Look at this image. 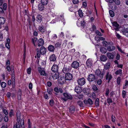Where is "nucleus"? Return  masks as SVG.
Instances as JSON below:
<instances>
[{"label":"nucleus","mask_w":128,"mask_h":128,"mask_svg":"<svg viewBox=\"0 0 128 128\" xmlns=\"http://www.w3.org/2000/svg\"><path fill=\"white\" fill-rule=\"evenodd\" d=\"M7 4L6 3H4L3 5V9L4 10H6V9Z\"/></svg>","instance_id":"48"},{"label":"nucleus","mask_w":128,"mask_h":128,"mask_svg":"<svg viewBox=\"0 0 128 128\" xmlns=\"http://www.w3.org/2000/svg\"><path fill=\"white\" fill-rule=\"evenodd\" d=\"M95 78V76L94 74H91L88 75L87 79L89 82H92L94 81Z\"/></svg>","instance_id":"8"},{"label":"nucleus","mask_w":128,"mask_h":128,"mask_svg":"<svg viewBox=\"0 0 128 128\" xmlns=\"http://www.w3.org/2000/svg\"><path fill=\"white\" fill-rule=\"evenodd\" d=\"M54 91L57 93H58L59 92L62 93L63 92V90L62 88H60L59 89L57 87H55L54 89Z\"/></svg>","instance_id":"21"},{"label":"nucleus","mask_w":128,"mask_h":128,"mask_svg":"<svg viewBox=\"0 0 128 128\" xmlns=\"http://www.w3.org/2000/svg\"><path fill=\"white\" fill-rule=\"evenodd\" d=\"M48 50L50 52H53L54 51V46L52 45H49L48 48Z\"/></svg>","instance_id":"23"},{"label":"nucleus","mask_w":128,"mask_h":128,"mask_svg":"<svg viewBox=\"0 0 128 128\" xmlns=\"http://www.w3.org/2000/svg\"><path fill=\"white\" fill-rule=\"evenodd\" d=\"M37 40V38H34L32 39V42L34 44V46H36V41Z\"/></svg>","instance_id":"45"},{"label":"nucleus","mask_w":128,"mask_h":128,"mask_svg":"<svg viewBox=\"0 0 128 128\" xmlns=\"http://www.w3.org/2000/svg\"><path fill=\"white\" fill-rule=\"evenodd\" d=\"M86 63V65L88 68H91L92 67L93 61L91 59H88Z\"/></svg>","instance_id":"3"},{"label":"nucleus","mask_w":128,"mask_h":128,"mask_svg":"<svg viewBox=\"0 0 128 128\" xmlns=\"http://www.w3.org/2000/svg\"><path fill=\"white\" fill-rule=\"evenodd\" d=\"M80 65L79 63L76 61H74L72 64V66L75 69H77Z\"/></svg>","instance_id":"7"},{"label":"nucleus","mask_w":128,"mask_h":128,"mask_svg":"<svg viewBox=\"0 0 128 128\" xmlns=\"http://www.w3.org/2000/svg\"><path fill=\"white\" fill-rule=\"evenodd\" d=\"M111 120L113 122H115L116 120L114 116L113 115L112 116Z\"/></svg>","instance_id":"59"},{"label":"nucleus","mask_w":128,"mask_h":128,"mask_svg":"<svg viewBox=\"0 0 128 128\" xmlns=\"http://www.w3.org/2000/svg\"><path fill=\"white\" fill-rule=\"evenodd\" d=\"M16 116L17 117V119L16 120L17 122L16 123H19L21 124V122H22V124H24V120L22 119L21 120V115L20 112L19 111H18L16 113Z\"/></svg>","instance_id":"2"},{"label":"nucleus","mask_w":128,"mask_h":128,"mask_svg":"<svg viewBox=\"0 0 128 128\" xmlns=\"http://www.w3.org/2000/svg\"><path fill=\"white\" fill-rule=\"evenodd\" d=\"M100 51L102 53H105L106 52V50L105 48L102 47L100 49Z\"/></svg>","instance_id":"33"},{"label":"nucleus","mask_w":128,"mask_h":128,"mask_svg":"<svg viewBox=\"0 0 128 128\" xmlns=\"http://www.w3.org/2000/svg\"><path fill=\"white\" fill-rule=\"evenodd\" d=\"M62 44L60 42H57L55 44V47H59Z\"/></svg>","instance_id":"50"},{"label":"nucleus","mask_w":128,"mask_h":128,"mask_svg":"<svg viewBox=\"0 0 128 128\" xmlns=\"http://www.w3.org/2000/svg\"><path fill=\"white\" fill-rule=\"evenodd\" d=\"M122 32L126 37L128 38V29L124 28L122 30Z\"/></svg>","instance_id":"13"},{"label":"nucleus","mask_w":128,"mask_h":128,"mask_svg":"<svg viewBox=\"0 0 128 128\" xmlns=\"http://www.w3.org/2000/svg\"><path fill=\"white\" fill-rule=\"evenodd\" d=\"M77 104L81 107H83L84 106V104L82 102L80 101L78 102Z\"/></svg>","instance_id":"37"},{"label":"nucleus","mask_w":128,"mask_h":128,"mask_svg":"<svg viewBox=\"0 0 128 128\" xmlns=\"http://www.w3.org/2000/svg\"><path fill=\"white\" fill-rule=\"evenodd\" d=\"M100 59L102 61L105 62L107 60V58L105 56L103 55L100 56Z\"/></svg>","instance_id":"25"},{"label":"nucleus","mask_w":128,"mask_h":128,"mask_svg":"<svg viewBox=\"0 0 128 128\" xmlns=\"http://www.w3.org/2000/svg\"><path fill=\"white\" fill-rule=\"evenodd\" d=\"M106 55L109 58L113 59L114 58V55L111 53L108 52L106 53Z\"/></svg>","instance_id":"24"},{"label":"nucleus","mask_w":128,"mask_h":128,"mask_svg":"<svg viewBox=\"0 0 128 128\" xmlns=\"http://www.w3.org/2000/svg\"><path fill=\"white\" fill-rule=\"evenodd\" d=\"M37 43L38 46L40 47L43 45L44 44V42L42 39L40 38L37 41Z\"/></svg>","instance_id":"15"},{"label":"nucleus","mask_w":128,"mask_h":128,"mask_svg":"<svg viewBox=\"0 0 128 128\" xmlns=\"http://www.w3.org/2000/svg\"><path fill=\"white\" fill-rule=\"evenodd\" d=\"M40 52L43 55L46 53V49L44 47H42L40 48Z\"/></svg>","instance_id":"17"},{"label":"nucleus","mask_w":128,"mask_h":128,"mask_svg":"<svg viewBox=\"0 0 128 128\" xmlns=\"http://www.w3.org/2000/svg\"><path fill=\"white\" fill-rule=\"evenodd\" d=\"M54 100H50V104L51 106H53L54 104Z\"/></svg>","instance_id":"57"},{"label":"nucleus","mask_w":128,"mask_h":128,"mask_svg":"<svg viewBox=\"0 0 128 128\" xmlns=\"http://www.w3.org/2000/svg\"><path fill=\"white\" fill-rule=\"evenodd\" d=\"M72 78V74L69 73H66L65 76V80H71Z\"/></svg>","instance_id":"10"},{"label":"nucleus","mask_w":128,"mask_h":128,"mask_svg":"<svg viewBox=\"0 0 128 128\" xmlns=\"http://www.w3.org/2000/svg\"><path fill=\"white\" fill-rule=\"evenodd\" d=\"M38 71L40 73L41 75L45 76H46V74L44 69L42 68L41 67H38Z\"/></svg>","instance_id":"9"},{"label":"nucleus","mask_w":128,"mask_h":128,"mask_svg":"<svg viewBox=\"0 0 128 128\" xmlns=\"http://www.w3.org/2000/svg\"><path fill=\"white\" fill-rule=\"evenodd\" d=\"M101 74V72L99 70H97L95 74L97 76H99Z\"/></svg>","instance_id":"47"},{"label":"nucleus","mask_w":128,"mask_h":128,"mask_svg":"<svg viewBox=\"0 0 128 128\" xmlns=\"http://www.w3.org/2000/svg\"><path fill=\"white\" fill-rule=\"evenodd\" d=\"M28 128H32V124L30 122V120H28Z\"/></svg>","instance_id":"51"},{"label":"nucleus","mask_w":128,"mask_h":128,"mask_svg":"<svg viewBox=\"0 0 128 128\" xmlns=\"http://www.w3.org/2000/svg\"><path fill=\"white\" fill-rule=\"evenodd\" d=\"M99 100L98 98H97L95 102V104L96 106H98L99 105Z\"/></svg>","instance_id":"36"},{"label":"nucleus","mask_w":128,"mask_h":128,"mask_svg":"<svg viewBox=\"0 0 128 128\" xmlns=\"http://www.w3.org/2000/svg\"><path fill=\"white\" fill-rule=\"evenodd\" d=\"M78 84L81 86H83L86 83V81L84 78H79L77 80Z\"/></svg>","instance_id":"4"},{"label":"nucleus","mask_w":128,"mask_h":128,"mask_svg":"<svg viewBox=\"0 0 128 128\" xmlns=\"http://www.w3.org/2000/svg\"><path fill=\"white\" fill-rule=\"evenodd\" d=\"M42 16L39 14H38L36 17V21L39 23L41 22L42 21Z\"/></svg>","instance_id":"14"},{"label":"nucleus","mask_w":128,"mask_h":128,"mask_svg":"<svg viewBox=\"0 0 128 128\" xmlns=\"http://www.w3.org/2000/svg\"><path fill=\"white\" fill-rule=\"evenodd\" d=\"M112 24L113 26L116 28H118L119 26L118 24L115 21L113 22L112 23Z\"/></svg>","instance_id":"35"},{"label":"nucleus","mask_w":128,"mask_h":128,"mask_svg":"<svg viewBox=\"0 0 128 128\" xmlns=\"http://www.w3.org/2000/svg\"><path fill=\"white\" fill-rule=\"evenodd\" d=\"M41 54L40 52L39 51H37L36 53V56L38 58H40V54Z\"/></svg>","instance_id":"64"},{"label":"nucleus","mask_w":128,"mask_h":128,"mask_svg":"<svg viewBox=\"0 0 128 128\" xmlns=\"http://www.w3.org/2000/svg\"><path fill=\"white\" fill-rule=\"evenodd\" d=\"M121 82V78L120 77H118L116 80V82L118 84H119Z\"/></svg>","instance_id":"46"},{"label":"nucleus","mask_w":128,"mask_h":128,"mask_svg":"<svg viewBox=\"0 0 128 128\" xmlns=\"http://www.w3.org/2000/svg\"><path fill=\"white\" fill-rule=\"evenodd\" d=\"M33 84L32 83H30L29 84V88L31 90L32 89V88Z\"/></svg>","instance_id":"63"},{"label":"nucleus","mask_w":128,"mask_h":128,"mask_svg":"<svg viewBox=\"0 0 128 128\" xmlns=\"http://www.w3.org/2000/svg\"><path fill=\"white\" fill-rule=\"evenodd\" d=\"M107 102L110 104V103H111L112 102V100L110 98H108L107 100Z\"/></svg>","instance_id":"53"},{"label":"nucleus","mask_w":128,"mask_h":128,"mask_svg":"<svg viewBox=\"0 0 128 128\" xmlns=\"http://www.w3.org/2000/svg\"><path fill=\"white\" fill-rule=\"evenodd\" d=\"M21 126L22 127V125L21 124H19L18 123H16L14 126V128H20Z\"/></svg>","instance_id":"28"},{"label":"nucleus","mask_w":128,"mask_h":128,"mask_svg":"<svg viewBox=\"0 0 128 128\" xmlns=\"http://www.w3.org/2000/svg\"><path fill=\"white\" fill-rule=\"evenodd\" d=\"M8 118L7 116H6L4 118V120L6 122H7L8 121Z\"/></svg>","instance_id":"61"},{"label":"nucleus","mask_w":128,"mask_h":128,"mask_svg":"<svg viewBox=\"0 0 128 128\" xmlns=\"http://www.w3.org/2000/svg\"><path fill=\"white\" fill-rule=\"evenodd\" d=\"M2 110L3 112L5 114L7 115L8 114V112L6 110L3 109Z\"/></svg>","instance_id":"58"},{"label":"nucleus","mask_w":128,"mask_h":128,"mask_svg":"<svg viewBox=\"0 0 128 128\" xmlns=\"http://www.w3.org/2000/svg\"><path fill=\"white\" fill-rule=\"evenodd\" d=\"M115 47L111 45L109 46L107 48V50L109 51H112L115 50Z\"/></svg>","instance_id":"20"},{"label":"nucleus","mask_w":128,"mask_h":128,"mask_svg":"<svg viewBox=\"0 0 128 128\" xmlns=\"http://www.w3.org/2000/svg\"><path fill=\"white\" fill-rule=\"evenodd\" d=\"M112 76L110 72H108L106 74V80H108V82H109L112 78Z\"/></svg>","instance_id":"6"},{"label":"nucleus","mask_w":128,"mask_h":128,"mask_svg":"<svg viewBox=\"0 0 128 128\" xmlns=\"http://www.w3.org/2000/svg\"><path fill=\"white\" fill-rule=\"evenodd\" d=\"M14 111L13 110H12L10 113L9 115L10 117H12L14 114Z\"/></svg>","instance_id":"60"},{"label":"nucleus","mask_w":128,"mask_h":128,"mask_svg":"<svg viewBox=\"0 0 128 128\" xmlns=\"http://www.w3.org/2000/svg\"><path fill=\"white\" fill-rule=\"evenodd\" d=\"M115 3L117 5H119L120 4V0H113Z\"/></svg>","instance_id":"44"},{"label":"nucleus","mask_w":128,"mask_h":128,"mask_svg":"<svg viewBox=\"0 0 128 128\" xmlns=\"http://www.w3.org/2000/svg\"><path fill=\"white\" fill-rule=\"evenodd\" d=\"M58 66L56 64L53 65L52 68V70L54 72H57L58 71Z\"/></svg>","instance_id":"12"},{"label":"nucleus","mask_w":128,"mask_h":128,"mask_svg":"<svg viewBox=\"0 0 128 128\" xmlns=\"http://www.w3.org/2000/svg\"><path fill=\"white\" fill-rule=\"evenodd\" d=\"M96 34L99 36H102V34L98 30H96Z\"/></svg>","instance_id":"56"},{"label":"nucleus","mask_w":128,"mask_h":128,"mask_svg":"<svg viewBox=\"0 0 128 128\" xmlns=\"http://www.w3.org/2000/svg\"><path fill=\"white\" fill-rule=\"evenodd\" d=\"M74 90L75 92L78 94H79L82 91L81 88L78 86H76L75 87Z\"/></svg>","instance_id":"11"},{"label":"nucleus","mask_w":128,"mask_h":128,"mask_svg":"<svg viewBox=\"0 0 128 128\" xmlns=\"http://www.w3.org/2000/svg\"><path fill=\"white\" fill-rule=\"evenodd\" d=\"M54 80H56L58 78L59 76L58 74L55 73L52 76Z\"/></svg>","instance_id":"31"},{"label":"nucleus","mask_w":128,"mask_h":128,"mask_svg":"<svg viewBox=\"0 0 128 128\" xmlns=\"http://www.w3.org/2000/svg\"><path fill=\"white\" fill-rule=\"evenodd\" d=\"M63 95L64 97L62 98V99L64 101H66L68 99H72V96L67 92L64 93Z\"/></svg>","instance_id":"1"},{"label":"nucleus","mask_w":128,"mask_h":128,"mask_svg":"<svg viewBox=\"0 0 128 128\" xmlns=\"http://www.w3.org/2000/svg\"><path fill=\"white\" fill-rule=\"evenodd\" d=\"M38 8L40 11H42L44 10V5L42 3H40L38 5Z\"/></svg>","instance_id":"16"},{"label":"nucleus","mask_w":128,"mask_h":128,"mask_svg":"<svg viewBox=\"0 0 128 128\" xmlns=\"http://www.w3.org/2000/svg\"><path fill=\"white\" fill-rule=\"evenodd\" d=\"M50 59L51 61H54L56 59V57L54 54L51 55L50 57Z\"/></svg>","instance_id":"18"},{"label":"nucleus","mask_w":128,"mask_h":128,"mask_svg":"<svg viewBox=\"0 0 128 128\" xmlns=\"http://www.w3.org/2000/svg\"><path fill=\"white\" fill-rule=\"evenodd\" d=\"M122 70L121 69H119L117 70L116 71L115 74L117 75L119 74L120 76H121L122 74Z\"/></svg>","instance_id":"30"},{"label":"nucleus","mask_w":128,"mask_h":128,"mask_svg":"<svg viewBox=\"0 0 128 128\" xmlns=\"http://www.w3.org/2000/svg\"><path fill=\"white\" fill-rule=\"evenodd\" d=\"M109 93V90L108 88H107L106 89L105 95L106 96H108Z\"/></svg>","instance_id":"52"},{"label":"nucleus","mask_w":128,"mask_h":128,"mask_svg":"<svg viewBox=\"0 0 128 128\" xmlns=\"http://www.w3.org/2000/svg\"><path fill=\"white\" fill-rule=\"evenodd\" d=\"M48 0H41L42 4L44 5H46L48 3Z\"/></svg>","instance_id":"32"},{"label":"nucleus","mask_w":128,"mask_h":128,"mask_svg":"<svg viewBox=\"0 0 128 128\" xmlns=\"http://www.w3.org/2000/svg\"><path fill=\"white\" fill-rule=\"evenodd\" d=\"M5 19L3 17H0V24H3L5 23Z\"/></svg>","instance_id":"27"},{"label":"nucleus","mask_w":128,"mask_h":128,"mask_svg":"<svg viewBox=\"0 0 128 128\" xmlns=\"http://www.w3.org/2000/svg\"><path fill=\"white\" fill-rule=\"evenodd\" d=\"M44 97L46 99H48L49 98L48 96V95L46 93V92H44Z\"/></svg>","instance_id":"55"},{"label":"nucleus","mask_w":128,"mask_h":128,"mask_svg":"<svg viewBox=\"0 0 128 128\" xmlns=\"http://www.w3.org/2000/svg\"><path fill=\"white\" fill-rule=\"evenodd\" d=\"M102 44H103V46L105 47H106L107 46H108V42L105 41H102Z\"/></svg>","instance_id":"43"},{"label":"nucleus","mask_w":128,"mask_h":128,"mask_svg":"<svg viewBox=\"0 0 128 128\" xmlns=\"http://www.w3.org/2000/svg\"><path fill=\"white\" fill-rule=\"evenodd\" d=\"M128 86V81L126 80L125 84L124 85L123 87V89H125L126 88V86Z\"/></svg>","instance_id":"42"},{"label":"nucleus","mask_w":128,"mask_h":128,"mask_svg":"<svg viewBox=\"0 0 128 128\" xmlns=\"http://www.w3.org/2000/svg\"><path fill=\"white\" fill-rule=\"evenodd\" d=\"M22 95V92L20 90H19L18 92V100H20L21 99V96Z\"/></svg>","instance_id":"29"},{"label":"nucleus","mask_w":128,"mask_h":128,"mask_svg":"<svg viewBox=\"0 0 128 128\" xmlns=\"http://www.w3.org/2000/svg\"><path fill=\"white\" fill-rule=\"evenodd\" d=\"M72 69V67L70 66H64L62 70V72L64 73H68V72H70V71Z\"/></svg>","instance_id":"5"},{"label":"nucleus","mask_w":128,"mask_h":128,"mask_svg":"<svg viewBox=\"0 0 128 128\" xmlns=\"http://www.w3.org/2000/svg\"><path fill=\"white\" fill-rule=\"evenodd\" d=\"M110 62H108L104 66V68L106 69H107L110 68Z\"/></svg>","instance_id":"34"},{"label":"nucleus","mask_w":128,"mask_h":128,"mask_svg":"<svg viewBox=\"0 0 128 128\" xmlns=\"http://www.w3.org/2000/svg\"><path fill=\"white\" fill-rule=\"evenodd\" d=\"M1 85L2 87L4 88L6 87V82H2L1 83Z\"/></svg>","instance_id":"41"},{"label":"nucleus","mask_w":128,"mask_h":128,"mask_svg":"<svg viewBox=\"0 0 128 128\" xmlns=\"http://www.w3.org/2000/svg\"><path fill=\"white\" fill-rule=\"evenodd\" d=\"M126 94V92L125 90H123L122 92V96L123 98L125 97Z\"/></svg>","instance_id":"54"},{"label":"nucleus","mask_w":128,"mask_h":128,"mask_svg":"<svg viewBox=\"0 0 128 128\" xmlns=\"http://www.w3.org/2000/svg\"><path fill=\"white\" fill-rule=\"evenodd\" d=\"M102 81L101 79L98 80L97 81V84L99 85H100L102 83Z\"/></svg>","instance_id":"62"},{"label":"nucleus","mask_w":128,"mask_h":128,"mask_svg":"<svg viewBox=\"0 0 128 128\" xmlns=\"http://www.w3.org/2000/svg\"><path fill=\"white\" fill-rule=\"evenodd\" d=\"M78 12L79 16L80 17H82L83 16V15L82 11L81 10H80L78 11Z\"/></svg>","instance_id":"39"},{"label":"nucleus","mask_w":128,"mask_h":128,"mask_svg":"<svg viewBox=\"0 0 128 128\" xmlns=\"http://www.w3.org/2000/svg\"><path fill=\"white\" fill-rule=\"evenodd\" d=\"M75 110V107L73 106H71L69 108V112L71 114L74 113Z\"/></svg>","instance_id":"22"},{"label":"nucleus","mask_w":128,"mask_h":128,"mask_svg":"<svg viewBox=\"0 0 128 128\" xmlns=\"http://www.w3.org/2000/svg\"><path fill=\"white\" fill-rule=\"evenodd\" d=\"M93 103L92 100L90 98L88 99V104L89 105H92V104Z\"/></svg>","instance_id":"40"},{"label":"nucleus","mask_w":128,"mask_h":128,"mask_svg":"<svg viewBox=\"0 0 128 128\" xmlns=\"http://www.w3.org/2000/svg\"><path fill=\"white\" fill-rule=\"evenodd\" d=\"M6 46L8 49H10V46L9 44L10 43V40L9 38H6Z\"/></svg>","instance_id":"19"},{"label":"nucleus","mask_w":128,"mask_h":128,"mask_svg":"<svg viewBox=\"0 0 128 128\" xmlns=\"http://www.w3.org/2000/svg\"><path fill=\"white\" fill-rule=\"evenodd\" d=\"M92 86L93 89L94 90L96 91L98 90V88L95 85H93Z\"/></svg>","instance_id":"49"},{"label":"nucleus","mask_w":128,"mask_h":128,"mask_svg":"<svg viewBox=\"0 0 128 128\" xmlns=\"http://www.w3.org/2000/svg\"><path fill=\"white\" fill-rule=\"evenodd\" d=\"M38 29L39 31L42 32H44L45 31V29L44 27L42 25L39 26Z\"/></svg>","instance_id":"26"},{"label":"nucleus","mask_w":128,"mask_h":128,"mask_svg":"<svg viewBox=\"0 0 128 128\" xmlns=\"http://www.w3.org/2000/svg\"><path fill=\"white\" fill-rule=\"evenodd\" d=\"M109 12L110 16L111 17H113L114 16V12L112 10H110L109 11Z\"/></svg>","instance_id":"38"}]
</instances>
